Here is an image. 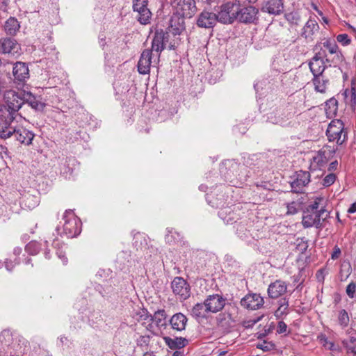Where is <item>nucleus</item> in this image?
<instances>
[{"label": "nucleus", "mask_w": 356, "mask_h": 356, "mask_svg": "<svg viewBox=\"0 0 356 356\" xmlns=\"http://www.w3.org/2000/svg\"><path fill=\"white\" fill-rule=\"evenodd\" d=\"M326 136L329 141L336 142L339 145L348 140V131L344 128V124L338 119L330 122L326 131Z\"/></svg>", "instance_id": "nucleus-1"}, {"label": "nucleus", "mask_w": 356, "mask_h": 356, "mask_svg": "<svg viewBox=\"0 0 356 356\" xmlns=\"http://www.w3.org/2000/svg\"><path fill=\"white\" fill-rule=\"evenodd\" d=\"M5 102L3 111L6 110L8 115L10 116V120H15V113L24 104L23 99L21 98L14 90H7L3 95Z\"/></svg>", "instance_id": "nucleus-2"}, {"label": "nucleus", "mask_w": 356, "mask_h": 356, "mask_svg": "<svg viewBox=\"0 0 356 356\" xmlns=\"http://www.w3.org/2000/svg\"><path fill=\"white\" fill-rule=\"evenodd\" d=\"M132 8L136 13V18L140 24H150L152 14L148 8V0H133Z\"/></svg>", "instance_id": "nucleus-3"}, {"label": "nucleus", "mask_w": 356, "mask_h": 356, "mask_svg": "<svg viewBox=\"0 0 356 356\" xmlns=\"http://www.w3.org/2000/svg\"><path fill=\"white\" fill-rule=\"evenodd\" d=\"M334 154V151L328 147H323L313 156L310 163L311 170H323Z\"/></svg>", "instance_id": "nucleus-4"}, {"label": "nucleus", "mask_w": 356, "mask_h": 356, "mask_svg": "<svg viewBox=\"0 0 356 356\" xmlns=\"http://www.w3.org/2000/svg\"><path fill=\"white\" fill-rule=\"evenodd\" d=\"M0 53L18 57L21 54V45L14 38H2L0 39Z\"/></svg>", "instance_id": "nucleus-5"}, {"label": "nucleus", "mask_w": 356, "mask_h": 356, "mask_svg": "<svg viewBox=\"0 0 356 356\" xmlns=\"http://www.w3.org/2000/svg\"><path fill=\"white\" fill-rule=\"evenodd\" d=\"M235 3L228 2L222 4L216 15L217 21L222 24H232L237 19L236 10H234Z\"/></svg>", "instance_id": "nucleus-6"}, {"label": "nucleus", "mask_w": 356, "mask_h": 356, "mask_svg": "<svg viewBox=\"0 0 356 356\" xmlns=\"http://www.w3.org/2000/svg\"><path fill=\"white\" fill-rule=\"evenodd\" d=\"M171 287L175 295L181 300H186L191 295V287L187 282L181 277H176L171 283Z\"/></svg>", "instance_id": "nucleus-7"}, {"label": "nucleus", "mask_w": 356, "mask_h": 356, "mask_svg": "<svg viewBox=\"0 0 356 356\" xmlns=\"http://www.w3.org/2000/svg\"><path fill=\"white\" fill-rule=\"evenodd\" d=\"M175 8L177 13L184 18H191L197 10L195 0H179Z\"/></svg>", "instance_id": "nucleus-8"}, {"label": "nucleus", "mask_w": 356, "mask_h": 356, "mask_svg": "<svg viewBox=\"0 0 356 356\" xmlns=\"http://www.w3.org/2000/svg\"><path fill=\"white\" fill-rule=\"evenodd\" d=\"M318 49V47L316 46L314 48L316 54L309 63L310 70L314 76L323 74L325 68L323 58L326 56V54L324 52L317 51Z\"/></svg>", "instance_id": "nucleus-9"}, {"label": "nucleus", "mask_w": 356, "mask_h": 356, "mask_svg": "<svg viewBox=\"0 0 356 356\" xmlns=\"http://www.w3.org/2000/svg\"><path fill=\"white\" fill-rule=\"evenodd\" d=\"M1 338H3L6 342L8 343L10 338L13 339L11 346L16 349L18 353H23L24 348L28 346L29 342L22 337L15 334L13 337L10 330H4L1 332Z\"/></svg>", "instance_id": "nucleus-10"}, {"label": "nucleus", "mask_w": 356, "mask_h": 356, "mask_svg": "<svg viewBox=\"0 0 356 356\" xmlns=\"http://www.w3.org/2000/svg\"><path fill=\"white\" fill-rule=\"evenodd\" d=\"M264 303L263 298L257 293H248L241 300V305L251 310L260 309Z\"/></svg>", "instance_id": "nucleus-11"}, {"label": "nucleus", "mask_w": 356, "mask_h": 356, "mask_svg": "<svg viewBox=\"0 0 356 356\" xmlns=\"http://www.w3.org/2000/svg\"><path fill=\"white\" fill-rule=\"evenodd\" d=\"M204 301L208 311L211 313L221 311L226 304V299L219 294L209 295Z\"/></svg>", "instance_id": "nucleus-12"}, {"label": "nucleus", "mask_w": 356, "mask_h": 356, "mask_svg": "<svg viewBox=\"0 0 356 356\" xmlns=\"http://www.w3.org/2000/svg\"><path fill=\"white\" fill-rule=\"evenodd\" d=\"M310 181V173L308 171L296 172L295 179L291 182V191L293 193H301L303 188Z\"/></svg>", "instance_id": "nucleus-13"}, {"label": "nucleus", "mask_w": 356, "mask_h": 356, "mask_svg": "<svg viewBox=\"0 0 356 356\" xmlns=\"http://www.w3.org/2000/svg\"><path fill=\"white\" fill-rule=\"evenodd\" d=\"M81 224H60L56 231L58 234L66 238H73L78 236L81 231Z\"/></svg>", "instance_id": "nucleus-14"}, {"label": "nucleus", "mask_w": 356, "mask_h": 356, "mask_svg": "<svg viewBox=\"0 0 356 356\" xmlns=\"http://www.w3.org/2000/svg\"><path fill=\"white\" fill-rule=\"evenodd\" d=\"M239 10H236L237 18L241 22L252 23L257 19L258 9L252 6H243Z\"/></svg>", "instance_id": "nucleus-15"}, {"label": "nucleus", "mask_w": 356, "mask_h": 356, "mask_svg": "<svg viewBox=\"0 0 356 356\" xmlns=\"http://www.w3.org/2000/svg\"><path fill=\"white\" fill-rule=\"evenodd\" d=\"M217 22L216 13L203 10L197 17V25L201 28H213Z\"/></svg>", "instance_id": "nucleus-16"}, {"label": "nucleus", "mask_w": 356, "mask_h": 356, "mask_svg": "<svg viewBox=\"0 0 356 356\" xmlns=\"http://www.w3.org/2000/svg\"><path fill=\"white\" fill-rule=\"evenodd\" d=\"M152 51L149 49L143 51L138 62V71L141 74H147L150 71L152 64Z\"/></svg>", "instance_id": "nucleus-17"}, {"label": "nucleus", "mask_w": 356, "mask_h": 356, "mask_svg": "<svg viewBox=\"0 0 356 356\" xmlns=\"http://www.w3.org/2000/svg\"><path fill=\"white\" fill-rule=\"evenodd\" d=\"M13 136H14L15 140L19 143L29 145L32 143L34 134L22 126H17Z\"/></svg>", "instance_id": "nucleus-18"}, {"label": "nucleus", "mask_w": 356, "mask_h": 356, "mask_svg": "<svg viewBox=\"0 0 356 356\" xmlns=\"http://www.w3.org/2000/svg\"><path fill=\"white\" fill-rule=\"evenodd\" d=\"M14 120H10V116L7 115L4 120L0 121V138L6 140L13 136L15 127L12 125Z\"/></svg>", "instance_id": "nucleus-19"}, {"label": "nucleus", "mask_w": 356, "mask_h": 356, "mask_svg": "<svg viewBox=\"0 0 356 356\" xmlns=\"http://www.w3.org/2000/svg\"><path fill=\"white\" fill-rule=\"evenodd\" d=\"M287 289L286 284L281 280L271 283L268 288V294L271 298H277L284 294Z\"/></svg>", "instance_id": "nucleus-20"}, {"label": "nucleus", "mask_w": 356, "mask_h": 356, "mask_svg": "<svg viewBox=\"0 0 356 356\" xmlns=\"http://www.w3.org/2000/svg\"><path fill=\"white\" fill-rule=\"evenodd\" d=\"M283 0H267L261 10L272 15H280L283 11Z\"/></svg>", "instance_id": "nucleus-21"}, {"label": "nucleus", "mask_w": 356, "mask_h": 356, "mask_svg": "<svg viewBox=\"0 0 356 356\" xmlns=\"http://www.w3.org/2000/svg\"><path fill=\"white\" fill-rule=\"evenodd\" d=\"M13 76L18 81H25L26 79L29 78V70L26 63L22 62H17L13 67Z\"/></svg>", "instance_id": "nucleus-22"}, {"label": "nucleus", "mask_w": 356, "mask_h": 356, "mask_svg": "<svg viewBox=\"0 0 356 356\" xmlns=\"http://www.w3.org/2000/svg\"><path fill=\"white\" fill-rule=\"evenodd\" d=\"M188 318L182 313L174 314L169 320L171 327L177 331L181 332L185 330L187 325Z\"/></svg>", "instance_id": "nucleus-23"}, {"label": "nucleus", "mask_w": 356, "mask_h": 356, "mask_svg": "<svg viewBox=\"0 0 356 356\" xmlns=\"http://www.w3.org/2000/svg\"><path fill=\"white\" fill-rule=\"evenodd\" d=\"M163 40L164 33L162 31H156L152 42V49H150L152 52L153 51L157 52L159 56L160 53L165 49Z\"/></svg>", "instance_id": "nucleus-24"}, {"label": "nucleus", "mask_w": 356, "mask_h": 356, "mask_svg": "<svg viewBox=\"0 0 356 356\" xmlns=\"http://www.w3.org/2000/svg\"><path fill=\"white\" fill-rule=\"evenodd\" d=\"M3 27L7 35L14 36L19 31L20 24L16 18L10 17L6 21Z\"/></svg>", "instance_id": "nucleus-25"}, {"label": "nucleus", "mask_w": 356, "mask_h": 356, "mask_svg": "<svg viewBox=\"0 0 356 356\" xmlns=\"http://www.w3.org/2000/svg\"><path fill=\"white\" fill-rule=\"evenodd\" d=\"M319 26L315 19H309L302 28L301 35L305 38H311L315 32L318 31Z\"/></svg>", "instance_id": "nucleus-26"}, {"label": "nucleus", "mask_w": 356, "mask_h": 356, "mask_svg": "<svg viewBox=\"0 0 356 356\" xmlns=\"http://www.w3.org/2000/svg\"><path fill=\"white\" fill-rule=\"evenodd\" d=\"M312 81L316 91L321 93H325L326 92L329 80L323 74L314 76Z\"/></svg>", "instance_id": "nucleus-27"}, {"label": "nucleus", "mask_w": 356, "mask_h": 356, "mask_svg": "<svg viewBox=\"0 0 356 356\" xmlns=\"http://www.w3.org/2000/svg\"><path fill=\"white\" fill-rule=\"evenodd\" d=\"M250 224H238L236 227V234L242 240L247 241L250 243V238L251 237L254 238L255 236H253L252 233H250V226H248Z\"/></svg>", "instance_id": "nucleus-28"}, {"label": "nucleus", "mask_w": 356, "mask_h": 356, "mask_svg": "<svg viewBox=\"0 0 356 356\" xmlns=\"http://www.w3.org/2000/svg\"><path fill=\"white\" fill-rule=\"evenodd\" d=\"M163 339L165 343L171 349L181 348L186 346L188 343L187 339L183 337H177L175 339H172L169 337H165L163 338Z\"/></svg>", "instance_id": "nucleus-29"}, {"label": "nucleus", "mask_w": 356, "mask_h": 356, "mask_svg": "<svg viewBox=\"0 0 356 356\" xmlns=\"http://www.w3.org/2000/svg\"><path fill=\"white\" fill-rule=\"evenodd\" d=\"M345 102L352 109L355 110L356 106V86L351 84L350 89H346L344 91Z\"/></svg>", "instance_id": "nucleus-30"}, {"label": "nucleus", "mask_w": 356, "mask_h": 356, "mask_svg": "<svg viewBox=\"0 0 356 356\" xmlns=\"http://www.w3.org/2000/svg\"><path fill=\"white\" fill-rule=\"evenodd\" d=\"M338 110V102L334 97H332L325 102V111L328 118L336 115Z\"/></svg>", "instance_id": "nucleus-31"}, {"label": "nucleus", "mask_w": 356, "mask_h": 356, "mask_svg": "<svg viewBox=\"0 0 356 356\" xmlns=\"http://www.w3.org/2000/svg\"><path fill=\"white\" fill-rule=\"evenodd\" d=\"M151 319L152 323H154L156 327L159 328H165L167 323L166 314L164 310H159L156 312Z\"/></svg>", "instance_id": "nucleus-32"}, {"label": "nucleus", "mask_w": 356, "mask_h": 356, "mask_svg": "<svg viewBox=\"0 0 356 356\" xmlns=\"http://www.w3.org/2000/svg\"><path fill=\"white\" fill-rule=\"evenodd\" d=\"M24 104H28L32 108L38 110L42 108V103L38 101L31 93L28 92L24 95L23 98Z\"/></svg>", "instance_id": "nucleus-33"}, {"label": "nucleus", "mask_w": 356, "mask_h": 356, "mask_svg": "<svg viewBox=\"0 0 356 356\" xmlns=\"http://www.w3.org/2000/svg\"><path fill=\"white\" fill-rule=\"evenodd\" d=\"M192 315L195 318H204L209 312L207 308L205 301L203 303H197L192 309Z\"/></svg>", "instance_id": "nucleus-34"}, {"label": "nucleus", "mask_w": 356, "mask_h": 356, "mask_svg": "<svg viewBox=\"0 0 356 356\" xmlns=\"http://www.w3.org/2000/svg\"><path fill=\"white\" fill-rule=\"evenodd\" d=\"M323 45L330 54H337L339 60L342 59V54L341 51H339L338 45L337 44L336 42L327 40L323 43Z\"/></svg>", "instance_id": "nucleus-35"}, {"label": "nucleus", "mask_w": 356, "mask_h": 356, "mask_svg": "<svg viewBox=\"0 0 356 356\" xmlns=\"http://www.w3.org/2000/svg\"><path fill=\"white\" fill-rule=\"evenodd\" d=\"M330 216V213L323 209H321L318 211H315L313 217L308 218V221L312 220V222H325L327 218Z\"/></svg>", "instance_id": "nucleus-36"}, {"label": "nucleus", "mask_w": 356, "mask_h": 356, "mask_svg": "<svg viewBox=\"0 0 356 356\" xmlns=\"http://www.w3.org/2000/svg\"><path fill=\"white\" fill-rule=\"evenodd\" d=\"M278 304L279 307L275 312V316L277 318H280L288 314L289 301L286 298H281L279 300Z\"/></svg>", "instance_id": "nucleus-37"}, {"label": "nucleus", "mask_w": 356, "mask_h": 356, "mask_svg": "<svg viewBox=\"0 0 356 356\" xmlns=\"http://www.w3.org/2000/svg\"><path fill=\"white\" fill-rule=\"evenodd\" d=\"M295 251L300 254H302V257H308V256H305V252L308 248V243L307 241L304 238H298L296 240L295 243Z\"/></svg>", "instance_id": "nucleus-38"}, {"label": "nucleus", "mask_w": 356, "mask_h": 356, "mask_svg": "<svg viewBox=\"0 0 356 356\" xmlns=\"http://www.w3.org/2000/svg\"><path fill=\"white\" fill-rule=\"evenodd\" d=\"M323 199L321 197H318L315 200L314 202L309 207L308 211L310 213L309 215L304 216L302 222H309L308 221V218L313 217V214H314L315 211H318V206L319 201H321Z\"/></svg>", "instance_id": "nucleus-39"}, {"label": "nucleus", "mask_w": 356, "mask_h": 356, "mask_svg": "<svg viewBox=\"0 0 356 356\" xmlns=\"http://www.w3.org/2000/svg\"><path fill=\"white\" fill-rule=\"evenodd\" d=\"M337 318H338L339 324L342 327H345L348 326L350 319H349V316L348 314V312L345 309H341L339 311Z\"/></svg>", "instance_id": "nucleus-40"}, {"label": "nucleus", "mask_w": 356, "mask_h": 356, "mask_svg": "<svg viewBox=\"0 0 356 356\" xmlns=\"http://www.w3.org/2000/svg\"><path fill=\"white\" fill-rule=\"evenodd\" d=\"M25 250L30 254H37L40 252V245L35 241H31L26 245Z\"/></svg>", "instance_id": "nucleus-41"}, {"label": "nucleus", "mask_w": 356, "mask_h": 356, "mask_svg": "<svg viewBox=\"0 0 356 356\" xmlns=\"http://www.w3.org/2000/svg\"><path fill=\"white\" fill-rule=\"evenodd\" d=\"M165 239L168 243H177L180 240V235L178 232L170 230L168 232V234L165 235Z\"/></svg>", "instance_id": "nucleus-42"}, {"label": "nucleus", "mask_w": 356, "mask_h": 356, "mask_svg": "<svg viewBox=\"0 0 356 356\" xmlns=\"http://www.w3.org/2000/svg\"><path fill=\"white\" fill-rule=\"evenodd\" d=\"M336 179L337 176L335 174L330 173L323 178L322 185L324 187H329L334 183Z\"/></svg>", "instance_id": "nucleus-43"}, {"label": "nucleus", "mask_w": 356, "mask_h": 356, "mask_svg": "<svg viewBox=\"0 0 356 356\" xmlns=\"http://www.w3.org/2000/svg\"><path fill=\"white\" fill-rule=\"evenodd\" d=\"M257 347L264 351H270L275 348V345L272 341H263L259 343Z\"/></svg>", "instance_id": "nucleus-44"}, {"label": "nucleus", "mask_w": 356, "mask_h": 356, "mask_svg": "<svg viewBox=\"0 0 356 356\" xmlns=\"http://www.w3.org/2000/svg\"><path fill=\"white\" fill-rule=\"evenodd\" d=\"M63 219L65 222H70V221L77 222V221L79 220V218L75 215L72 210H67L65 212Z\"/></svg>", "instance_id": "nucleus-45"}, {"label": "nucleus", "mask_w": 356, "mask_h": 356, "mask_svg": "<svg viewBox=\"0 0 356 356\" xmlns=\"http://www.w3.org/2000/svg\"><path fill=\"white\" fill-rule=\"evenodd\" d=\"M337 40L342 45H348L351 42V40L346 33L339 34L337 36Z\"/></svg>", "instance_id": "nucleus-46"}, {"label": "nucleus", "mask_w": 356, "mask_h": 356, "mask_svg": "<svg viewBox=\"0 0 356 356\" xmlns=\"http://www.w3.org/2000/svg\"><path fill=\"white\" fill-rule=\"evenodd\" d=\"M356 291V284L354 282H350L346 287V292L348 296L350 298H353L355 296Z\"/></svg>", "instance_id": "nucleus-47"}, {"label": "nucleus", "mask_w": 356, "mask_h": 356, "mask_svg": "<svg viewBox=\"0 0 356 356\" xmlns=\"http://www.w3.org/2000/svg\"><path fill=\"white\" fill-rule=\"evenodd\" d=\"M257 0H236V4L238 6H251Z\"/></svg>", "instance_id": "nucleus-48"}, {"label": "nucleus", "mask_w": 356, "mask_h": 356, "mask_svg": "<svg viewBox=\"0 0 356 356\" xmlns=\"http://www.w3.org/2000/svg\"><path fill=\"white\" fill-rule=\"evenodd\" d=\"M287 325L283 321H280L277 325V332L279 334H282L286 332Z\"/></svg>", "instance_id": "nucleus-49"}, {"label": "nucleus", "mask_w": 356, "mask_h": 356, "mask_svg": "<svg viewBox=\"0 0 356 356\" xmlns=\"http://www.w3.org/2000/svg\"><path fill=\"white\" fill-rule=\"evenodd\" d=\"M259 321V318L244 321L243 326L246 328L252 327Z\"/></svg>", "instance_id": "nucleus-50"}, {"label": "nucleus", "mask_w": 356, "mask_h": 356, "mask_svg": "<svg viewBox=\"0 0 356 356\" xmlns=\"http://www.w3.org/2000/svg\"><path fill=\"white\" fill-rule=\"evenodd\" d=\"M295 203L294 202H292L291 204H289L287 205V211H286V214H293V213H295L296 212V207H295Z\"/></svg>", "instance_id": "nucleus-51"}, {"label": "nucleus", "mask_w": 356, "mask_h": 356, "mask_svg": "<svg viewBox=\"0 0 356 356\" xmlns=\"http://www.w3.org/2000/svg\"><path fill=\"white\" fill-rule=\"evenodd\" d=\"M340 254H341V250H340V248H338L337 246H335L334 248V250H333V252L332 254L331 258L332 259H337L339 258Z\"/></svg>", "instance_id": "nucleus-52"}, {"label": "nucleus", "mask_w": 356, "mask_h": 356, "mask_svg": "<svg viewBox=\"0 0 356 356\" xmlns=\"http://www.w3.org/2000/svg\"><path fill=\"white\" fill-rule=\"evenodd\" d=\"M338 165V162L337 161H332L330 163L328 167L329 171H334L337 169Z\"/></svg>", "instance_id": "nucleus-53"}, {"label": "nucleus", "mask_w": 356, "mask_h": 356, "mask_svg": "<svg viewBox=\"0 0 356 356\" xmlns=\"http://www.w3.org/2000/svg\"><path fill=\"white\" fill-rule=\"evenodd\" d=\"M57 254H58V257L62 260L63 264H66L67 259V257H65V254H63L62 252H58Z\"/></svg>", "instance_id": "nucleus-54"}, {"label": "nucleus", "mask_w": 356, "mask_h": 356, "mask_svg": "<svg viewBox=\"0 0 356 356\" xmlns=\"http://www.w3.org/2000/svg\"><path fill=\"white\" fill-rule=\"evenodd\" d=\"M355 212H356V202L353 203L348 209V213H353Z\"/></svg>", "instance_id": "nucleus-55"}, {"label": "nucleus", "mask_w": 356, "mask_h": 356, "mask_svg": "<svg viewBox=\"0 0 356 356\" xmlns=\"http://www.w3.org/2000/svg\"><path fill=\"white\" fill-rule=\"evenodd\" d=\"M5 264H6V269H7L8 270L10 271V270L13 269V266H14V265L13 264V262H12V261H6L5 262Z\"/></svg>", "instance_id": "nucleus-56"}, {"label": "nucleus", "mask_w": 356, "mask_h": 356, "mask_svg": "<svg viewBox=\"0 0 356 356\" xmlns=\"http://www.w3.org/2000/svg\"><path fill=\"white\" fill-rule=\"evenodd\" d=\"M22 252V248H19V247H17L14 249L13 250V253L15 254V255H19Z\"/></svg>", "instance_id": "nucleus-57"}, {"label": "nucleus", "mask_w": 356, "mask_h": 356, "mask_svg": "<svg viewBox=\"0 0 356 356\" xmlns=\"http://www.w3.org/2000/svg\"><path fill=\"white\" fill-rule=\"evenodd\" d=\"M184 354H183V352L180 351V350H176L172 356H183Z\"/></svg>", "instance_id": "nucleus-58"}, {"label": "nucleus", "mask_w": 356, "mask_h": 356, "mask_svg": "<svg viewBox=\"0 0 356 356\" xmlns=\"http://www.w3.org/2000/svg\"><path fill=\"white\" fill-rule=\"evenodd\" d=\"M59 340L61 342V343L63 344L65 341H67V338L65 336H60Z\"/></svg>", "instance_id": "nucleus-59"}, {"label": "nucleus", "mask_w": 356, "mask_h": 356, "mask_svg": "<svg viewBox=\"0 0 356 356\" xmlns=\"http://www.w3.org/2000/svg\"><path fill=\"white\" fill-rule=\"evenodd\" d=\"M34 199V197L32 196V195H29L28 197H26V199L24 200V202H25V204H26V202H29L31 200H33Z\"/></svg>", "instance_id": "nucleus-60"}, {"label": "nucleus", "mask_w": 356, "mask_h": 356, "mask_svg": "<svg viewBox=\"0 0 356 356\" xmlns=\"http://www.w3.org/2000/svg\"><path fill=\"white\" fill-rule=\"evenodd\" d=\"M143 356H156L153 353L146 352Z\"/></svg>", "instance_id": "nucleus-61"}, {"label": "nucleus", "mask_w": 356, "mask_h": 356, "mask_svg": "<svg viewBox=\"0 0 356 356\" xmlns=\"http://www.w3.org/2000/svg\"><path fill=\"white\" fill-rule=\"evenodd\" d=\"M351 353H353V356H356V350L353 348H350L348 349Z\"/></svg>", "instance_id": "nucleus-62"}, {"label": "nucleus", "mask_w": 356, "mask_h": 356, "mask_svg": "<svg viewBox=\"0 0 356 356\" xmlns=\"http://www.w3.org/2000/svg\"><path fill=\"white\" fill-rule=\"evenodd\" d=\"M4 105L3 104H0V115H3V108H4Z\"/></svg>", "instance_id": "nucleus-63"}, {"label": "nucleus", "mask_w": 356, "mask_h": 356, "mask_svg": "<svg viewBox=\"0 0 356 356\" xmlns=\"http://www.w3.org/2000/svg\"><path fill=\"white\" fill-rule=\"evenodd\" d=\"M36 204H37V202H36V201H35V202H34L33 204H31V205H28V208H29V209H32V208H34V207H35V206L36 205Z\"/></svg>", "instance_id": "nucleus-64"}]
</instances>
